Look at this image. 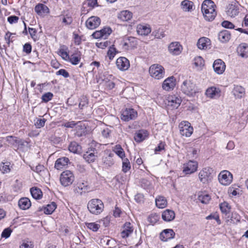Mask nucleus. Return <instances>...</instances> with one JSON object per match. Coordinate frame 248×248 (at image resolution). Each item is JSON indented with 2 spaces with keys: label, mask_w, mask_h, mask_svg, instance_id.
<instances>
[{
  "label": "nucleus",
  "mask_w": 248,
  "mask_h": 248,
  "mask_svg": "<svg viewBox=\"0 0 248 248\" xmlns=\"http://www.w3.org/2000/svg\"><path fill=\"white\" fill-rule=\"evenodd\" d=\"M176 79L173 76H170L165 79L162 84V89L166 91L173 90L176 85Z\"/></svg>",
  "instance_id": "9b49d317"
},
{
  "label": "nucleus",
  "mask_w": 248,
  "mask_h": 248,
  "mask_svg": "<svg viewBox=\"0 0 248 248\" xmlns=\"http://www.w3.org/2000/svg\"><path fill=\"white\" fill-rule=\"evenodd\" d=\"M56 75H62L64 78H68L69 77V74L65 69H61L56 73Z\"/></svg>",
  "instance_id": "338daca9"
},
{
  "label": "nucleus",
  "mask_w": 248,
  "mask_h": 248,
  "mask_svg": "<svg viewBox=\"0 0 248 248\" xmlns=\"http://www.w3.org/2000/svg\"><path fill=\"white\" fill-rule=\"evenodd\" d=\"M132 17V13L127 10L123 11L118 15V18L123 21H127L130 20Z\"/></svg>",
  "instance_id": "2f4dec72"
},
{
  "label": "nucleus",
  "mask_w": 248,
  "mask_h": 248,
  "mask_svg": "<svg viewBox=\"0 0 248 248\" xmlns=\"http://www.w3.org/2000/svg\"><path fill=\"white\" fill-rule=\"evenodd\" d=\"M68 149L70 152L74 154H79L81 152V146L75 141L71 142Z\"/></svg>",
  "instance_id": "58836bf2"
},
{
  "label": "nucleus",
  "mask_w": 248,
  "mask_h": 248,
  "mask_svg": "<svg viewBox=\"0 0 248 248\" xmlns=\"http://www.w3.org/2000/svg\"><path fill=\"white\" fill-rule=\"evenodd\" d=\"M206 219H214V220H216L218 224H221V221L219 219V217L218 215L216 214H211L208 216L206 217Z\"/></svg>",
  "instance_id": "680f3d73"
},
{
  "label": "nucleus",
  "mask_w": 248,
  "mask_h": 248,
  "mask_svg": "<svg viewBox=\"0 0 248 248\" xmlns=\"http://www.w3.org/2000/svg\"><path fill=\"white\" fill-rule=\"evenodd\" d=\"M89 187L87 183L82 182L79 183L74 188V192L76 194L81 195L83 193H85L88 191Z\"/></svg>",
  "instance_id": "aec40b11"
},
{
  "label": "nucleus",
  "mask_w": 248,
  "mask_h": 248,
  "mask_svg": "<svg viewBox=\"0 0 248 248\" xmlns=\"http://www.w3.org/2000/svg\"><path fill=\"white\" fill-rule=\"evenodd\" d=\"M205 95L207 97L210 99L218 98L220 95V90L215 86L209 87L206 90Z\"/></svg>",
  "instance_id": "2eb2a0df"
},
{
  "label": "nucleus",
  "mask_w": 248,
  "mask_h": 248,
  "mask_svg": "<svg viewBox=\"0 0 248 248\" xmlns=\"http://www.w3.org/2000/svg\"><path fill=\"white\" fill-rule=\"evenodd\" d=\"M97 156V152L95 148H91L83 154V157L88 163L94 162Z\"/></svg>",
  "instance_id": "4468645a"
},
{
  "label": "nucleus",
  "mask_w": 248,
  "mask_h": 248,
  "mask_svg": "<svg viewBox=\"0 0 248 248\" xmlns=\"http://www.w3.org/2000/svg\"><path fill=\"white\" fill-rule=\"evenodd\" d=\"M213 67L217 74H221L226 69L225 63H213Z\"/></svg>",
  "instance_id": "ea45409f"
},
{
  "label": "nucleus",
  "mask_w": 248,
  "mask_h": 248,
  "mask_svg": "<svg viewBox=\"0 0 248 248\" xmlns=\"http://www.w3.org/2000/svg\"><path fill=\"white\" fill-rule=\"evenodd\" d=\"M6 141L11 145L15 147L22 145L23 144L22 140L17 137L14 136H8L6 137Z\"/></svg>",
  "instance_id": "7c9ffc66"
},
{
  "label": "nucleus",
  "mask_w": 248,
  "mask_h": 248,
  "mask_svg": "<svg viewBox=\"0 0 248 248\" xmlns=\"http://www.w3.org/2000/svg\"><path fill=\"white\" fill-rule=\"evenodd\" d=\"M227 15L231 17H234L239 13V8L237 3L230 4L227 7Z\"/></svg>",
  "instance_id": "4be33fe9"
},
{
  "label": "nucleus",
  "mask_w": 248,
  "mask_h": 248,
  "mask_svg": "<svg viewBox=\"0 0 248 248\" xmlns=\"http://www.w3.org/2000/svg\"><path fill=\"white\" fill-rule=\"evenodd\" d=\"M60 19L62 20V22L65 25H69L71 24L73 21L72 18L67 15L60 16Z\"/></svg>",
  "instance_id": "3c124183"
},
{
  "label": "nucleus",
  "mask_w": 248,
  "mask_h": 248,
  "mask_svg": "<svg viewBox=\"0 0 248 248\" xmlns=\"http://www.w3.org/2000/svg\"><path fill=\"white\" fill-rule=\"evenodd\" d=\"M136 40L134 37H128L124 40L123 44V48L124 49H132L136 46Z\"/></svg>",
  "instance_id": "5701e85b"
},
{
  "label": "nucleus",
  "mask_w": 248,
  "mask_h": 248,
  "mask_svg": "<svg viewBox=\"0 0 248 248\" xmlns=\"http://www.w3.org/2000/svg\"><path fill=\"white\" fill-rule=\"evenodd\" d=\"M220 209L221 212L227 215L229 213L230 210V206L229 204L226 202H224L219 205Z\"/></svg>",
  "instance_id": "a18cd8bd"
},
{
  "label": "nucleus",
  "mask_w": 248,
  "mask_h": 248,
  "mask_svg": "<svg viewBox=\"0 0 248 248\" xmlns=\"http://www.w3.org/2000/svg\"><path fill=\"white\" fill-rule=\"evenodd\" d=\"M86 225L89 229L93 232L97 231L100 227V225L95 222L86 223Z\"/></svg>",
  "instance_id": "8fccbe9b"
},
{
  "label": "nucleus",
  "mask_w": 248,
  "mask_h": 248,
  "mask_svg": "<svg viewBox=\"0 0 248 248\" xmlns=\"http://www.w3.org/2000/svg\"><path fill=\"white\" fill-rule=\"evenodd\" d=\"M151 31L150 27L146 25H139L137 27V32L141 35H147Z\"/></svg>",
  "instance_id": "4c0bfd02"
},
{
  "label": "nucleus",
  "mask_w": 248,
  "mask_h": 248,
  "mask_svg": "<svg viewBox=\"0 0 248 248\" xmlns=\"http://www.w3.org/2000/svg\"><path fill=\"white\" fill-rule=\"evenodd\" d=\"M175 233L172 229H168L163 230L160 234V239L164 242L173 238Z\"/></svg>",
  "instance_id": "f3484780"
},
{
  "label": "nucleus",
  "mask_w": 248,
  "mask_h": 248,
  "mask_svg": "<svg viewBox=\"0 0 248 248\" xmlns=\"http://www.w3.org/2000/svg\"><path fill=\"white\" fill-rule=\"evenodd\" d=\"M175 215V213L173 211L166 209L162 213V218L164 221L169 222L174 219Z\"/></svg>",
  "instance_id": "a878e982"
},
{
  "label": "nucleus",
  "mask_w": 248,
  "mask_h": 248,
  "mask_svg": "<svg viewBox=\"0 0 248 248\" xmlns=\"http://www.w3.org/2000/svg\"><path fill=\"white\" fill-rule=\"evenodd\" d=\"M117 68L121 71H125L130 67V63H116Z\"/></svg>",
  "instance_id": "6e6d98bb"
},
{
  "label": "nucleus",
  "mask_w": 248,
  "mask_h": 248,
  "mask_svg": "<svg viewBox=\"0 0 248 248\" xmlns=\"http://www.w3.org/2000/svg\"><path fill=\"white\" fill-rule=\"evenodd\" d=\"M46 120L45 119H39L35 123V125L37 128H40L45 125Z\"/></svg>",
  "instance_id": "052dcab7"
},
{
  "label": "nucleus",
  "mask_w": 248,
  "mask_h": 248,
  "mask_svg": "<svg viewBox=\"0 0 248 248\" xmlns=\"http://www.w3.org/2000/svg\"><path fill=\"white\" fill-rule=\"evenodd\" d=\"M0 170L3 173H8L10 171L9 163H2L0 165Z\"/></svg>",
  "instance_id": "864d4df0"
},
{
  "label": "nucleus",
  "mask_w": 248,
  "mask_h": 248,
  "mask_svg": "<svg viewBox=\"0 0 248 248\" xmlns=\"http://www.w3.org/2000/svg\"><path fill=\"white\" fill-rule=\"evenodd\" d=\"M238 54L242 58L248 57V45L246 43L240 44L237 47Z\"/></svg>",
  "instance_id": "393cba45"
},
{
  "label": "nucleus",
  "mask_w": 248,
  "mask_h": 248,
  "mask_svg": "<svg viewBox=\"0 0 248 248\" xmlns=\"http://www.w3.org/2000/svg\"><path fill=\"white\" fill-rule=\"evenodd\" d=\"M29 32L31 37L34 40L36 41L37 39L36 35V30L34 28H29Z\"/></svg>",
  "instance_id": "69168bd1"
},
{
  "label": "nucleus",
  "mask_w": 248,
  "mask_h": 248,
  "mask_svg": "<svg viewBox=\"0 0 248 248\" xmlns=\"http://www.w3.org/2000/svg\"><path fill=\"white\" fill-rule=\"evenodd\" d=\"M232 175L228 170L221 171L218 176L219 183L224 186L230 185L232 181Z\"/></svg>",
  "instance_id": "1a4fd4ad"
},
{
  "label": "nucleus",
  "mask_w": 248,
  "mask_h": 248,
  "mask_svg": "<svg viewBox=\"0 0 248 248\" xmlns=\"http://www.w3.org/2000/svg\"><path fill=\"white\" fill-rule=\"evenodd\" d=\"M57 205L54 202L48 204L44 209V213L46 214H51L56 208Z\"/></svg>",
  "instance_id": "c03bdc74"
},
{
  "label": "nucleus",
  "mask_w": 248,
  "mask_h": 248,
  "mask_svg": "<svg viewBox=\"0 0 248 248\" xmlns=\"http://www.w3.org/2000/svg\"><path fill=\"white\" fill-rule=\"evenodd\" d=\"M101 23L99 17L93 16L89 17L86 21V26L90 30H93L98 27Z\"/></svg>",
  "instance_id": "ddd939ff"
},
{
  "label": "nucleus",
  "mask_w": 248,
  "mask_h": 248,
  "mask_svg": "<svg viewBox=\"0 0 248 248\" xmlns=\"http://www.w3.org/2000/svg\"><path fill=\"white\" fill-rule=\"evenodd\" d=\"M154 36L157 39H161L165 36L164 32L162 31V30H156L153 31V32Z\"/></svg>",
  "instance_id": "bf43d9fd"
},
{
  "label": "nucleus",
  "mask_w": 248,
  "mask_h": 248,
  "mask_svg": "<svg viewBox=\"0 0 248 248\" xmlns=\"http://www.w3.org/2000/svg\"><path fill=\"white\" fill-rule=\"evenodd\" d=\"M147 130L141 129L138 131L135 134L134 140L136 142H140L145 140L148 136Z\"/></svg>",
  "instance_id": "412c9836"
},
{
  "label": "nucleus",
  "mask_w": 248,
  "mask_h": 248,
  "mask_svg": "<svg viewBox=\"0 0 248 248\" xmlns=\"http://www.w3.org/2000/svg\"><path fill=\"white\" fill-rule=\"evenodd\" d=\"M216 5L211 0H205L202 5V11L209 10L210 9H215Z\"/></svg>",
  "instance_id": "72a5a7b5"
},
{
  "label": "nucleus",
  "mask_w": 248,
  "mask_h": 248,
  "mask_svg": "<svg viewBox=\"0 0 248 248\" xmlns=\"http://www.w3.org/2000/svg\"><path fill=\"white\" fill-rule=\"evenodd\" d=\"M232 92L236 98H241L245 94V89L241 86L239 85H234Z\"/></svg>",
  "instance_id": "b1692460"
},
{
  "label": "nucleus",
  "mask_w": 248,
  "mask_h": 248,
  "mask_svg": "<svg viewBox=\"0 0 248 248\" xmlns=\"http://www.w3.org/2000/svg\"><path fill=\"white\" fill-rule=\"evenodd\" d=\"M180 134L182 136L189 137L193 132V127L187 121H183L179 125Z\"/></svg>",
  "instance_id": "0eeeda50"
},
{
  "label": "nucleus",
  "mask_w": 248,
  "mask_h": 248,
  "mask_svg": "<svg viewBox=\"0 0 248 248\" xmlns=\"http://www.w3.org/2000/svg\"><path fill=\"white\" fill-rule=\"evenodd\" d=\"M165 144L164 142H161L158 146L155 149V154H158L165 149Z\"/></svg>",
  "instance_id": "0e129e2a"
},
{
  "label": "nucleus",
  "mask_w": 248,
  "mask_h": 248,
  "mask_svg": "<svg viewBox=\"0 0 248 248\" xmlns=\"http://www.w3.org/2000/svg\"><path fill=\"white\" fill-rule=\"evenodd\" d=\"M138 116L137 112L132 108H126L121 112V119L125 122H128L135 119Z\"/></svg>",
  "instance_id": "6e6552de"
},
{
  "label": "nucleus",
  "mask_w": 248,
  "mask_h": 248,
  "mask_svg": "<svg viewBox=\"0 0 248 248\" xmlns=\"http://www.w3.org/2000/svg\"><path fill=\"white\" fill-rule=\"evenodd\" d=\"M149 72L152 78L156 79L163 78L165 75L164 67L157 63L152 64L149 68Z\"/></svg>",
  "instance_id": "7ed1b4c3"
},
{
  "label": "nucleus",
  "mask_w": 248,
  "mask_h": 248,
  "mask_svg": "<svg viewBox=\"0 0 248 248\" xmlns=\"http://www.w3.org/2000/svg\"><path fill=\"white\" fill-rule=\"evenodd\" d=\"M59 55L62 57V58L66 61L69 60L70 55L67 53L66 51L64 50L63 49H61L59 51Z\"/></svg>",
  "instance_id": "13d9d810"
},
{
  "label": "nucleus",
  "mask_w": 248,
  "mask_h": 248,
  "mask_svg": "<svg viewBox=\"0 0 248 248\" xmlns=\"http://www.w3.org/2000/svg\"><path fill=\"white\" fill-rule=\"evenodd\" d=\"M111 29L109 27H105L103 29L99 31L102 33L103 39H106L107 37L111 33Z\"/></svg>",
  "instance_id": "603ef678"
},
{
  "label": "nucleus",
  "mask_w": 248,
  "mask_h": 248,
  "mask_svg": "<svg viewBox=\"0 0 248 248\" xmlns=\"http://www.w3.org/2000/svg\"><path fill=\"white\" fill-rule=\"evenodd\" d=\"M69 162V160L67 157H62L58 158L55 162V168L57 170H60L64 166L67 165Z\"/></svg>",
  "instance_id": "cd10ccee"
},
{
  "label": "nucleus",
  "mask_w": 248,
  "mask_h": 248,
  "mask_svg": "<svg viewBox=\"0 0 248 248\" xmlns=\"http://www.w3.org/2000/svg\"><path fill=\"white\" fill-rule=\"evenodd\" d=\"M182 92L186 95L190 97L194 96L198 93V89L191 79L185 80L180 87Z\"/></svg>",
  "instance_id": "f257e3e1"
},
{
  "label": "nucleus",
  "mask_w": 248,
  "mask_h": 248,
  "mask_svg": "<svg viewBox=\"0 0 248 248\" xmlns=\"http://www.w3.org/2000/svg\"><path fill=\"white\" fill-rule=\"evenodd\" d=\"M198 166L197 161L190 160L183 164V172L186 175L192 174L197 171Z\"/></svg>",
  "instance_id": "9d476101"
},
{
  "label": "nucleus",
  "mask_w": 248,
  "mask_h": 248,
  "mask_svg": "<svg viewBox=\"0 0 248 248\" xmlns=\"http://www.w3.org/2000/svg\"><path fill=\"white\" fill-rule=\"evenodd\" d=\"M205 19L211 21L213 20L217 16V12L215 9H210L209 10L202 12Z\"/></svg>",
  "instance_id": "bb28decb"
},
{
  "label": "nucleus",
  "mask_w": 248,
  "mask_h": 248,
  "mask_svg": "<svg viewBox=\"0 0 248 248\" xmlns=\"http://www.w3.org/2000/svg\"><path fill=\"white\" fill-rule=\"evenodd\" d=\"M53 96V94L52 93L50 92H47L46 93H44L42 96V100L43 102H48L49 101L51 100Z\"/></svg>",
  "instance_id": "5fc2aeb1"
},
{
  "label": "nucleus",
  "mask_w": 248,
  "mask_h": 248,
  "mask_svg": "<svg viewBox=\"0 0 248 248\" xmlns=\"http://www.w3.org/2000/svg\"><path fill=\"white\" fill-rule=\"evenodd\" d=\"M168 106L177 108L182 102L181 98L176 95H169L168 97Z\"/></svg>",
  "instance_id": "dca6fc26"
},
{
  "label": "nucleus",
  "mask_w": 248,
  "mask_h": 248,
  "mask_svg": "<svg viewBox=\"0 0 248 248\" xmlns=\"http://www.w3.org/2000/svg\"><path fill=\"white\" fill-rule=\"evenodd\" d=\"M18 204L20 209L26 210L31 206V202L28 198H22L19 200Z\"/></svg>",
  "instance_id": "c756f323"
},
{
  "label": "nucleus",
  "mask_w": 248,
  "mask_h": 248,
  "mask_svg": "<svg viewBox=\"0 0 248 248\" xmlns=\"http://www.w3.org/2000/svg\"><path fill=\"white\" fill-rule=\"evenodd\" d=\"M114 155L112 153H110L108 156L106 157L104 159V164L110 167L114 164V160L112 158Z\"/></svg>",
  "instance_id": "49530a36"
},
{
  "label": "nucleus",
  "mask_w": 248,
  "mask_h": 248,
  "mask_svg": "<svg viewBox=\"0 0 248 248\" xmlns=\"http://www.w3.org/2000/svg\"><path fill=\"white\" fill-rule=\"evenodd\" d=\"M31 170L39 173L45 170V167L43 165L38 164L35 167L31 166Z\"/></svg>",
  "instance_id": "4d7b16f0"
},
{
  "label": "nucleus",
  "mask_w": 248,
  "mask_h": 248,
  "mask_svg": "<svg viewBox=\"0 0 248 248\" xmlns=\"http://www.w3.org/2000/svg\"><path fill=\"white\" fill-rule=\"evenodd\" d=\"M155 204L159 208H164L166 207L167 202L165 197L159 196L155 199Z\"/></svg>",
  "instance_id": "a19ab883"
},
{
  "label": "nucleus",
  "mask_w": 248,
  "mask_h": 248,
  "mask_svg": "<svg viewBox=\"0 0 248 248\" xmlns=\"http://www.w3.org/2000/svg\"><path fill=\"white\" fill-rule=\"evenodd\" d=\"M197 45L200 49H207L210 48L211 41L207 37H201L199 39Z\"/></svg>",
  "instance_id": "6ab92c4d"
},
{
  "label": "nucleus",
  "mask_w": 248,
  "mask_h": 248,
  "mask_svg": "<svg viewBox=\"0 0 248 248\" xmlns=\"http://www.w3.org/2000/svg\"><path fill=\"white\" fill-rule=\"evenodd\" d=\"M113 78L112 75L106 73L100 75L97 81L99 84L102 85L108 90H111L115 86L114 82L112 81Z\"/></svg>",
  "instance_id": "39448f33"
},
{
  "label": "nucleus",
  "mask_w": 248,
  "mask_h": 248,
  "mask_svg": "<svg viewBox=\"0 0 248 248\" xmlns=\"http://www.w3.org/2000/svg\"><path fill=\"white\" fill-rule=\"evenodd\" d=\"M76 130V134L78 137H81L85 134L86 131V127L81 122H78L77 123Z\"/></svg>",
  "instance_id": "c85d7f7f"
},
{
  "label": "nucleus",
  "mask_w": 248,
  "mask_h": 248,
  "mask_svg": "<svg viewBox=\"0 0 248 248\" xmlns=\"http://www.w3.org/2000/svg\"><path fill=\"white\" fill-rule=\"evenodd\" d=\"M87 208L91 213L97 215L103 211L104 205L101 200L93 199L88 202Z\"/></svg>",
  "instance_id": "f03ea898"
},
{
  "label": "nucleus",
  "mask_w": 248,
  "mask_h": 248,
  "mask_svg": "<svg viewBox=\"0 0 248 248\" xmlns=\"http://www.w3.org/2000/svg\"><path fill=\"white\" fill-rule=\"evenodd\" d=\"M113 151L121 158L125 157V153L120 145H116L113 148Z\"/></svg>",
  "instance_id": "37998d69"
},
{
  "label": "nucleus",
  "mask_w": 248,
  "mask_h": 248,
  "mask_svg": "<svg viewBox=\"0 0 248 248\" xmlns=\"http://www.w3.org/2000/svg\"><path fill=\"white\" fill-rule=\"evenodd\" d=\"M35 11L39 15L49 13V9L46 5L42 3L37 4L34 8Z\"/></svg>",
  "instance_id": "c9c22d12"
},
{
  "label": "nucleus",
  "mask_w": 248,
  "mask_h": 248,
  "mask_svg": "<svg viewBox=\"0 0 248 248\" xmlns=\"http://www.w3.org/2000/svg\"><path fill=\"white\" fill-rule=\"evenodd\" d=\"M218 38L222 42H228L231 38V34L228 31H222L219 32Z\"/></svg>",
  "instance_id": "e433bc0d"
},
{
  "label": "nucleus",
  "mask_w": 248,
  "mask_h": 248,
  "mask_svg": "<svg viewBox=\"0 0 248 248\" xmlns=\"http://www.w3.org/2000/svg\"><path fill=\"white\" fill-rule=\"evenodd\" d=\"M60 180L63 186H67L73 183L75 180V176L71 171L66 170L61 173Z\"/></svg>",
  "instance_id": "423d86ee"
},
{
  "label": "nucleus",
  "mask_w": 248,
  "mask_h": 248,
  "mask_svg": "<svg viewBox=\"0 0 248 248\" xmlns=\"http://www.w3.org/2000/svg\"><path fill=\"white\" fill-rule=\"evenodd\" d=\"M11 232L12 230L10 228H6L2 232L1 236L3 238H7L10 236Z\"/></svg>",
  "instance_id": "e2e57ef3"
},
{
  "label": "nucleus",
  "mask_w": 248,
  "mask_h": 248,
  "mask_svg": "<svg viewBox=\"0 0 248 248\" xmlns=\"http://www.w3.org/2000/svg\"><path fill=\"white\" fill-rule=\"evenodd\" d=\"M198 199L201 202L205 204L208 203L211 199L209 195L205 193L199 195Z\"/></svg>",
  "instance_id": "09e8293b"
},
{
  "label": "nucleus",
  "mask_w": 248,
  "mask_h": 248,
  "mask_svg": "<svg viewBox=\"0 0 248 248\" xmlns=\"http://www.w3.org/2000/svg\"><path fill=\"white\" fill-rule=\"evenodd\" d=\"M81 54L78 49H75L70 55V62H79L81 60Z\"/></svg>",
  "instance_id": "473e14b6"
},
{
  "label": "nucleus",
  "mask_w": 248,
  "mask_h": 248,
  "mask_svg": "<svg viewBox=\"0 0 248 248\" xmlns=\"http://www.w3.org/2000/svg\"><path fill=\"white\" fill-rule=\"evenodd\" d=\"M131 169V165L128 159L125 158L123 161L122 170L124 172H127Z\"/></svg>",
  "instance_id": "de8ad7c7"
},
{
  "label": "nucleus",
  "mask_w": 248,
  "mask_h": 248,
  "mask_svg": "<svg viewBox=\"0 0 248 248\" xmlns=\"http://www.w3.org/2000/svg\"><path fill=\"white\" fill-rule=\"evenodd\" d=\"M213 170L210 167L203 168L199 173L200 181L203 184L209 183L213 178Z\"/></svg>",
  "instance_id": "20e7f679"
},
{
  "label": "nucleus",
  "mask_w": 248,
  "mask_h": 248,
  "mask_svg": "<svg viewBox=\"0 0 248 248\" xmlns=\"http://www.w3.org/2000/svg\"><path fill=\"white\" fill-rule=\"evenodd\" d=\"M168 50L172 55H178L183 50V46L178 42H171L168 46Z\"/></svg>",
  "instance_id": "f8f14e48"
},
{
  "label": "nucleus",
  "mask_w": 248,
  "mask_h": 248,
  "mask_svg": "<svg viewBox=\"0 0 248 248\" xmlns=\"http://www.w3.org/2000/svg\"><path fill=\"white\" fill-rule=\"evenodd\" d=\"M32 197L35 199H40L42 197V192L40 189L37 187H32L30 189Z\"/></svg>",
  "instance_id": "79ce46f5"
},
{
  "label": "nucleus",
  "mask_w": 248,
  "mask_h": 248,
  "mask_svg": "<svg viewBox=\"0 0 248 248\" xmlns=\"http://www.w3.org/2000/svg\"><path fill=\"white\" fill-rule=\"evenodd\" d=\"M181 8L185 12H190L194 6L192 1L189 0H184L181 3Z\"/></svg>",
  "instance_id": "f704fd0d"
},
{
  "label": "nucleus",
  "mask_w": 248,
  "mask_h": 248,
  "mask_svg": "<svg viewBox=\"0 0 248 248\" xmlns=\"http://www.w3.org/2000/svg\"><path fill=\"white\" fill-rule=\"evenodd\" d=\"M20 248H33V245L31 242L24 241L20 245Z\"/></svg>",
  "instance_id": "774afa93"
},
{
  "label": "nucleus",
  "mask_w": 248,
  "mask_h": 248,
  "mask_svg": "<svg viewBox=\"0 0 248 248\" xmlns=\"http://www.w3.org/2000/svg\"><path fill=\"white\" fill-rule=\"evenodd\" d=\"M133 225L129 222H126L121 232V236L123 238H126L130 235L133 232Z\"/></svg>",
  "instance_id": "a211bd4d"
}]
</instances>
